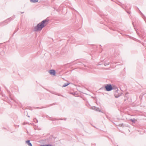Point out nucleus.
<instances>
[{"label": "nucleus", "instance_id": "1", "mask_svg": "<svg viewBox=\"0 0 146 146\" xmlns=\"http://www.w3.org/2000/svg\"><path fill=\"white\" fill-rule=\"evenodd\" d=\"M48 21V20L47 19L42 21L40 23H38L36 26L34 28V31L36 32L38 31H41L43 28L46 25Z\"/></svg>", "mask_w": 146, "mask_h": 146}, {"label": "nucleus", "instance_id": "2", "mask_svg": "<svg viewBox=\"0 0 146 146\" xmlns=\"http://www.w3.org/2000/svg\"><path fill=\"white\" fill-rule=\"evenodd\" d=\"M105 88H106V90L108 91H110L113 89H117V90L115 92V98H118L120 96V95H117V94L118 93V92L117 91L118 90V89L117 87H115V88H114V87H113L110 84H108L106 85V86Z\"/></svg>", "mask_w": 146, "mask_h": 146}, {"label": "nucleus", "instance_id": "3", "mask_svg": "<svg viewBox=\"0 0 146 146\" xmlns=\"http://www.w3.org/2000/svg\"><path fill=\"white\" fill-rule=\"evenodd\" d=\"M49 73L53 75H55V71L54 70H49Z\"/></svg>", "mask_w": 146, "mask_h": 146}, {"label": "nucleus", "instance_id": "4", "mask_svg": "<svg viewBox=\"0 0 146 146\" xmlns=\"http://www.w3.org/2000/svg\"><path fill=\"white\" fill-rule=\"evenodd\" d=\"M92 109L94 110H95L96 111H100V110H99V109L98 108H97L96 107H93L92 108Z\"/></svg>", "mask_w": 146, "mask_h": 146}, {"label": "nucleus", "instance_id": "5", "mask_svg": "<svg viewBox=\"0 0 146 146\" xmlns=\"http://www.w3.org/2000/svg\"><path fill=\"white\" fill-rule=\"evenodd\" d=\"M26 143L28 144L29 146H32V144L30 143V141L29 140L26 141Z\"/></svg>", "mask_w": 146, "mask_h": 146}, {"label": "nucleus", "instance_id": "6", "mask_svg": "<svg viewBox=\"0 0 146 146\" xmlns=\"http://www.w3.org/2000/svg\"><path fill=\"white\" fill-rule=\"evenodd\" d=\"M121 7L124 9H125L126 10L127 9V5L126 6L125 5H121Z\"/></svg>", "mask_w": 146, "mask_h": 146}, {"label": "nucleus", "instance_id": "7", "mask_svg": "<svg viewBox=\"0 0 146 146\" xmlns=\"http://www.w3.org/2000/svg\"><path fill=\"white\" fill-rule=\"evenodd\" d=\"M31 2L32 3H35L37 2L38 0H30Z\"/></svg>", "mask_w": 146, "mask_h": 146}, {"label": "nucleus", "instance_id": "8", "mask_svg": "<svg viewBox=\"0 0 146 146\" xmlns=\"http://www.w3.org/2000/svg\"><path fill=\"white\" fill-rule=\"evenodd\" d=\"M69 84V83H65L62 86L63 87H65L68 85Z\"/></svg>", "mask_w": 146, "mask_h": 146}, {"label": "nucleus", "instance_id": "9", "mask_svg": "<svg viewBox=\"0 0 146 146\" xmlns=\"http://www.w3.org/2000/svg\"><path fill=\"white\" fill-rule=\"evenodd\" d=\"M130 120L133 123H135V119L133 118L130 119Z\"/></svg>", "mask_w": 146, "mask_h": 146}, {"label": "nucleus", "instance_id": "10", "mask_svg": "<svg viewBox=\"0 0 146 146\" xmlns=\"http://www.w3.org/2000/svg\"><path fill=\"white\" fill-rule=\"evenodd\" d=\"M110 64V62H105L104 63V65L105 66H106V65H108Z\"/></svg>", "mask_w": 146, "mask_h": 146}, {"label": "nucleus", "instance_id": "11", "mask_svg": "<svg viewBox=\"0 0 146 146\" xmlns=\"http://www.w3.org/2000/svg\"><path fill=\"white\" fill-rule=\"evenodd\" d=\"M34 121H35V123H37L38 122V121L37 119H34Z\"/></svg>", "mask_w": 146, "mask_h": 146}, {"label": "nucleus", "instance_id": "12", "mask_svg": "<svg viewBox=\"0 0 146 146\" xmlns=\"http://www.w3.org/2000/svg\"><path fill=\"white\" fill-rule=\"evenodd\" d=\"M101 64H99H99H98V65H101Z\"/></svg>", "mask_w": 146, "mask_h": 146}, {"label": "nucleus", "instance_id": "13", "mask_svg": "<svg viewBox=\"0 0 146 146\" xmlns=\"http://www.w3.org/2000/svg\"><path fill=\"white\" fill-rule=\"evenodd\" d=\"M25 123H23V124H24V125H25Z\"/></svg>", "mask_w": 146, "mask_h": 146}, {"label": "nucleus", "instance_id": "14", "mask_svg": "<svg viewBox=\"0 0 146 146\" xmlns=\"http://www.w3.org/2000/svg\"><path fill=\"white\" fill-rule=\"evenodd\" d=\"M7 21V20L5 21V22H6Z\"/></svg>", "mask_w": 146, "mask_h": 146}, {"label": "nucleus", "instance_id": "15", "mask_svg": "<svg viewBox=\"0 0 146 146\" xmlns=\"http://www.w3.org/2000/svg\"><path fill=\"white\" fill-rule=\"evenodd\" d=\"M127 13H129V12H127Z\"/></svg>", "mask_w": 146, "mask_h": 146}]
</instances>
